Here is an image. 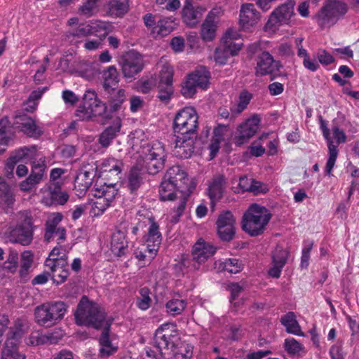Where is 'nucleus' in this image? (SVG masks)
I'll list each match as a JSON object with an SVG mask.
<instances>
[{
    "label": "nucleus",
    "instance_id": "obj_35",
    "mask_svg": "<svg viewBox=\"0 0 359 359\" xmlns=\"http://www.w3.org/2000/svg\"><path fill=\"white\" fill-rule=\"evenodd\" d=\"M226 183L223 175H218L214 178L208 189V194L212 201H217L222 197Z\"/></svg>",
    "mask_w": 359,
    "mask_h": 359
},
{
    "label": "nucleus",
    "instance_id": "obj_3",
    "mask_svg": "<svg viewBox=\"0 0 359 359\" xmlns=\"http://www.w3.org/2000/svg\"><path fill=\"white\" fill-rule=\"evenodd\" d=\"M77 325L93 326L96 329L100 328L105 322V313L95 303L91 302L83 296L80 300L74 313Z\"/></svg>",
    "mask_w": 359,
    "mask_h": 359
},
{
    "label": "nucleus",
    "instance_id": "obj_9",
    "mask_svg": "<svg viewBox=\"0 0 359 359\" xmlns=\"http://www.w3.org/2000/svg\"><path fill=\"white\" fill-rule=\"evenodd\" d=\"M280 68L282 65L280 62L275 60L269 52H263L257 56L255 72L257 76L269 74L271 80H273L283 76Z\"/></svg>",
    "mask_w": 359,
    "mask_h": 359
},
{
    "label": "nucleus",
    "instance_id": "obj_11",
    "mask_svg": "<svg viewBox=\"0 0 359 359\" xmlns=\"http://www.w3.org/2000/svg\"><path fill=\"white\" fill-rule=\"evenodd\" d=\"M294 6L295 1L294 0H287L273 11L267 24L271 27L289 24L291 18L295 15Z\"/></svg>",
    "mask_w": 359,
    "mask_h": 359
},
{
    "label": "nucleus",
    "instance_id": "obj_30",
    "mask_svg": "<svg viewBox=\"0 0 359 359\" xmlns=\"http://www.w3.org/2000/svg\"><path fill=\"white\" fill-rule=\"evenodd\" d=\"M50 311V302L36 306L34 309V316L36 323L41 326L46 327L55 325V318H53Z\"/></svg>",
    "mask_w": 359,
    "mask_h": 359
},
{
    "label": "nucleus",
    "instance_id": "obj_61",
    "mask_svg": "<svg viewBox=\"0 0 359 359\" xmlns=\"http://www.w3.org/2000/svg\"><path fill=\"white\" fill-rule=\"evenodd\" d=\"M197 87L188 77L182 86L181 93L185 97H192L196 93Z\"/></svg>",
    "mask_w": 359,
    "mask_h": 359
},
{
    "label": "nucleus",
    "instance_id": "obj_53",
    "mask_svg": "<svg viewBox=\"0 0 359 359\" xmlns=\"http://www.w3.org/2000/svg\"><path fill=\"white\" fill-rule=\"evenodd\" d=\"M173 73V69L169 64L165 63L163 65L159 72L158 83L172 85Z\"/></svg>",
    "mask_w": 359,
    "mask_h": 359
},
{
    "label": "nucleus",
    "instance_id": "obj_38",
    "mask_svg": "<svg viewBox=\"0 0 359 359\" xmlns=\"http://www.w3.org/2000/svg\"><path fill=\"white\" fill-rule=\"evenodd\" d=\"M323 136L328 142V148H329V158L327 160L326 167H325V172L327 175H330L334 165L336 159L338 156V150L337 147L333 144V141L331 140L330 130H325L323 133Z\"/></svg>",
    "mask_w": 359,
    "mask_h": 359
},
{
    "label": "nucleus",
    "instance_id": "obj_62",
    "mask_svg": "<svg viewBox=\"0 0 359 359\" xmlns=\"http://www.w3.org/2000/svg\"><path fill=\"white\" fill-rule=\"evenodd\" d=\"M284 347L290 354H296L302 349V346L294 339L285 340Z\"/></svg>",
    "mask_w": 359,
    "mask_h": 359
},
{
    "label": "nucleus",
    "instance_id": "obj_22",
    "mask_svg": "<svg viewBox=\"0 0 359 359\" xmlns=\"http://www.w3.org/2000/svg\"><path fill=\"white\" fill-rule=\"evenodd\" d=\"M205 10L201 6L194 7L191 4V0H186L182 11L183 22L190 27L196 26L202 18Z\"/></svg>",
    "mask_w": 359,
    "mask_h": 359
},
{
    "label": "nucleus",
    "instance_id": "obj_42",
    "mask_svg": "<svg viewBox=\"0 0 359 359\" xmlns=\"http://www.w3.org/2000/svg\"><path fill=\"white\" fill-rule=\"evenodd\" d=\"M188 77L197 88L205 90L209 85L210 73L205 69H197L190 74Z\"/></svg>",
    "mask_w": 359,
    "mask_h": 359
},
{
    "label": "nucleus",
    "instance_id": "obj_23",
    "mask_svg": "<svg viewBox=\"0 0 359 359\" xmlns=\"http://www.w3.org/2000/svg\"><path fill=\"white\" fill-rule=\"evenodd\" d=\"M219 11L217 9H212L207 15L205 20L201 26V35L205 41H212L216 34L217 31V18Z\"/></svg>",
    "mask_w": 359,
    "mask_h": 359
},
{
    "label": "nucleus",
    "instance_id": "obj_7",
    "mask_svg": "<svg viewBox=\"0 0 359 359\" xmlns=\"http://www.w3.org/2000/svg\"><path fill=\"white\" fill-rule=\"evenodd\" d=\"M6 237L13 243H20L26 246L31 243L33 239L32 219L25 217L23 223L10 226L6 233Z\"/></svg>",
    "mask_w": 359,
    "mask_h": 359
},
{
    "label": "nucleus",
    "instance_id": "obj_28",
    "mask_svg": "<svg viewBox=\"0 0 359 359\" xmlns=\"http://www.w3.org/2000/svg\"><path fill=\"white\" fill-rule=\"evenodd\" d=\"M126 227H119L111 236V250L118 257L125 255L128 248V241L126 240Z\"/></svg>",
    "mask_w": 359,
    "mask_h": 359
},
{
    "label": "nucleus",
    "instance_id": "obj_12",
    "mask_svg": "<svg viewBox=\"0 0 359 359\" xmlns=\"http://www.w3.org/2000/svg\"><path fill=\"white\" fill-rule=\"evenodd\" d=\"M176 325L172 323H165L158 327L154 334V344L159 349L161 353L163 350H168L170 346L174 347L171 337L177 335Z\"/></svg>",
    "mask_w": 359,
    "mask_h": 359
},
{
    "label": "nucleus",
    "instance_id": "obj_60",
    "mask_svg": "<svg viewBox=\"0 0 359 359\" xmlns=\"http://www.w3.org/2000/svg\"><path fill=\"white\" fill-rule=\"evenodd\" d=\"M252 94L246 90L241 92L239 95V101L237 105V112H242L248 105L252 99Z\"/></svg>",
    "mask_w": 359,
    "mask_h": 359
},
{
    "label": "nucleus",
    "instance_id": "obj_16",
    "mask_svg": "<svg viewBox=\"0 0 359 359\" xmlns=\"http://www.w3.org/2000/svg\"><path fill=\"white\" fill-rule=\"evenodd\" d=\"M261 15L252 4H244L241 6L239 15L240 29L249 30L260 20Z\"/></svg>",
    "mask_w": 359,
    "mask_h": 359
},
{
    "label": "nucleus",
    "instance_id": "obj_13",
    "mask_svg": "<svg viewBox=\"0 0 359 359\" xmlns=\"http://www.w3.org/2000/svg\"><path fill=\"white\" fill-rule=\"evenodd\" d=\"M62 219V215L59 213L52 214L46 220L45 224L44 241L49 243L54 237H57L58 244L66 239V229L64 227L58 226Z\"/></svg>",
    "mask_w": 359,
    "mask_h": 359
},
{
    "label": "nucleus",
    "instance_id": "obj_33",
    "mask_svg": "<svg viewBox=\"0 0 359 359\" xmlns=\"http://www.w3.org/2000/svg\"><path fill=\"white\" fill-rule=\"evenodd\" d=\"M107 14L114 18H122L129 11V0H110Z\"/></svg>",
    "mask_w": 359,
    "mask_h": 359
},
{
    "label": "nucleus",
    "instance_id": "obj_19",
    "mask_svg": "<svg viewBox=\"0 0 359 359\" xmlns=\"http://www.w3.org/2000/svg\"><path fill=\"white\" fill-rule=\"evenodd\" d=\"M54 260L55 259H46L45 266L50 271L53 282L59 285L64 283L69 276L67 262L64 259Z\"/></svg>",
    "mask_w": 359,
    "mask_h": 359
},
{
    "label": "nucleus",
    "instance_id": "obj_39",
    "mask_svg": "<svg viewBox=\"0 0 359 359\" xmlns=\"http://www.w3.org/2000/svg\"><path fill=\"white\" fill-rule=\"evenodd\" d=\"M281 323L286 327L288 333L295 335L304 336L301 327L296 320L295 314L293 312H288L280 319Z\"/></svg>",
    "mask_w": 359,
    "mask_h": 359
},
{
    "label": "nucleus",
    "instance_id": "obj_6",
    "mask_svg": "<svg viewBox=\"0 0 359 359\" xmlns=\"http://www.w3.org/2000/svg\"><path fill=\"white\" fill-rule=\"evenodd\" d=\"M348 11L347 5L338 0H329L318 14V23L321 27L334 25Z\"/></svg>",
    "mask_w": 359,
    "mask_h": 359
},
{
    "label": "nucleus",
    "instance_id": "obj_63",
    "mask_svg": "<svg viewBox=\"0 0 359 359\" xmlns=\"http://www.w3.org/2000/svg\"><path fill=\"white\" fill-rule=\"evenodd\" d=\"M1 186L3 200L8 205H12L14 203L15 198L11 187L5 182H3Z\"/></svg>",
    "mask_w": 359,
    "mask_h": 359
},
{
    "label": "nucleus",
    "instance_id": "obj_15",
    "mask_svg": "<svg viewBox=\"0 0 359 359\" xmlns=\"http://www.w3.org/2000/svg\"><path fill=\"white\" fill-rule=\"evenodd\" d=\"M83 100L87 107H89L92 117L102 116L104 118H111L108 113V109L105 103H103L98 97L94 90H88L86 91Z\"/></svg>",
    "mask_w": 359,
    "mask_h": 359
},
{
    "label": "nucleus",
    "instance_id": "obj_40",
    "mask_svg": "<svg viewBox=\"0 0 359 359\" xmlns=\"http://www.w3.org/2000/svg\"><path fill=\"white\" fill-rule=\"evenodd\" d=\"M109 324L106 323V325H104V330L102 331L100 339V344L101 346L100 353L102 357L109 356L116 351V348L111 345L109 340Z\"/></svg>",
    "mask_w": 359,
    "mask_h": 359
},
{
    "label": "nucleus",
    "instance_id": "obj_51",
    "mask_svg": "<svg viewBox=\"0 0 359 359\" xmlns=\"http://www.w3.org/2000/svg\"><path fill=\"white\" fill-rule=\"evenodd\" d=\"M97 0H86L79 8V14L87 18L93 15L97 11Z\"/></svg>",
    "mask_w": 359,
    "mask_h": 359
},
{
    "label": "nucleus",
    "instance_id": "obj_14",
    "mask_svg": "<svg viewBox=\"0 0 359 359\" xmlns=\"http://www.w3.org/2000/svg\"><path fill=\"white\" fill-rule=\"evenodd\" d=\"M97 167L92 163H83L74 180V188L81 192L87 191L95 176Z\"/></svg>",
    "mask_w": 359,
    "mask_h": 359
},
{
    "label": "nucleus",
    "instance_id": "obj_64",
    "mask_svg": "<svg viewBox=\"0 0 359 359\" xmlns=\"http://www.w3.org/2000/svg\"><path fill=\"white\" fill-rule=\"evenodd\" d=\"M47 259H55L54 261H57L60 259H64L67 261V250L66 248L58 244L57 246L55 247L49 254V257Z\"/></svg>",
    "mask_w": 359,
    "mask_h": 359
},
{
    "label": "nucleus",
    "instance_id": "obj_17",
    "mask_svg": "<svg viewBox=\"0 0 359 359\" xmlns=\"http://www.w3.org/2000/svg\"><path fill=\"white\" fill-rule=\"evenodd\" d=\"M216 252V248L211 244L205 242L200 238L194 244L191 251L194 267L198 269L199 265L204 263L208 258L212 257Z\"/></svg>",
    "mask_w": 359,
    "mask_h": 359
},
{
    "label": "nucleus",
    "instance_id": "obj_10",
    "mask_svg": "<svg viewBox=\"0 0 359 359\" xmlns=\"http://www.w3.org/2000/svg\"><path fill=\"white\" fill-rule=\"evenodd\" d=\"M121 65L123 76L131 79L143 69L144 62L142 55L136 51H129L122 57Z\"/></svg>",
    "mask_w": 359,
    "mask_h": 359
},
{
    "label": "nucleus",
    "instance_id": "obj_47",
    "mask_svg": "<svg viewBox=\"0 0 359 359\" xmlns=\"http://www.w3.org/2000/svg\"><path fill=\"white\" fill-rule=\"evenodd\" d=\"M157 97L164 104H168L174 93L173 86L170 84H157Z\"/></svg>",
    "mask_w": 359,
    "mask_h": 359
},
{
    "label": "nucleus",
    "instance_id": "obj_55",
    "mask_svg": "<svg viewBox=\"0 0 359 359\" xmlns=\"http://www.w3.org/2000/svg\"><path fill=\"white\" fill-rule=\"evenodd\" d=\"M33 263V255L30 251H25L21 255V267L20 273L22 276L27 274Z\"/></svg>",
    "mask_w": 359,
    "mask_h": 359
},
{
    "label": "nucleus",
    "instance_id": "obj_50",
    "mask_svg": "<svg viewBox=\"0 0 359 359\" xmlns=\"http://www.w3.org/2000/svg\"><path fill=\"white\" fill-rule=\"evenodd\" d=\"M18 267V254L15 250H10L7 259L2 266V269L7 272L13 273Z\"/></svg>",
    "mask_w": 359,
    "mask_h": 359
},
{
    "label": "nucleus",
    "instance_id": "obj_58",
    "mask_svg": "<svg viewBox=\"0 0 359 359\" xmlns=\"http://www.w3.org/2000/svg\"><path fill=\"white\" fill-rule=\"evenodd\" d=\"M243 268L242 263L237 259H229L224 263V269L231 273H237Z\"/></svg>",
    "mask_w": 359,
    "mask_h": 359
},
{
    "label": "nucleus",
    "instance_id": "obj_46",
    "mask_svg": "<svg viewBox=\"0 0 359 359\" xmlns=\"http://www.w3.org/2000/svg\"><path fill=\"white\" fill-rule=\"evenodd\" d=\"M237 53V48L233 49L232 50H229L226 49L222 45H219V47H217L215 50L214 60L216 63L219 65H224L230 56L236 55Z\"/></svg>",
    "mask_w": 359,
    "mask_h": 359
},
{
    "label": "nucleus",
    "instance_id": "obj_8",
    "mask_svg": "<svg viewBox=\"0 0 359 359\" xmlns=\"http://www.w3.org/2000/svg\"><path fill=\"white\" fill-rule=\"evenodd\" d=\"M217 233L224 242H230L236 234V218L231 212L224 210L218 215L216 221Z\"/></svg>",
    "mask_w": 359,
    "mask_h": 359
},
{
    "label": "nucleus",
    "instance_id": "obj_32",
    "mask_svg": "<svg viewBox=\"0 0 359 359\" xmlns=\"http://www.w3.org/2000/svg\"><path fill=\"white\" fill-rule=\"evenodd\" d=\"M220 45L229 50L237 48L238 53L243 45L241 41V35L236 29L230 28L222 36Z\"/></svg>",
    "mask_w": 359,
    "mask_h": 359
},
{
    "label": "nucleus",
    "instance_id": "obj_54",
    "mask_svg": "<svg viewBox=\"0 0 359 359\" xmlns=\"http://www.w3.org/2000/svg\"><path fill=\"white\" fill-rule=\"evenodd\" d=\"M185 306V302L180 299L170 300L165 305L167 312L172 316L181 313L184 310Z\"/></svg>",
    "mask_w": 359,
    "mask_h": 359
},
{
    "label": "nucleus",
    "instance_id": "obj_41",
    "mask_svg": "<svg viewBox=\"0 0 359 359\" xmlns=\"http://www.w3.org/2000/svg\"><path fill=\"white\" fill-rule=\"evenodd\" d=\"M78 73L81 76L92 80L100 74V69L97 63L82 61L79 65Z\"/></svg>",
    "mask_w": 359,
    "mask_h": 359
},
{
    "label": "nucleus",
    "instance_id": "obj_43",
    "mask_svg": "<svg viewBox=\"0 0 359 359\" xmlns=\"http://www.w3.org/2000/svg\"><path fill=\"white\" fill-rule=\"evenodd\" d=\"M117 194V190L114 185H95L94 196L97 198L104 199L109 203L112 201Z\"/></svg>",
    "mask_w": 359,
    "mask_h": 359
},
{
    "label": "nucleus",
    "instance_id": "obj_20",
    "mask_svg": "<svg viewBox=\"0 0 359 359\" xmlns=\"http://www.w3.org/2000/svg\"><path fill=\"white\" fill-rule=\"evenodd\" d=\"M260 118L257 115H254L241 124L238 129V135L236 137V143L241 145L248 141L257 132Z\"/></svg>",
    "mask_w": 359,
    "mask_h": 359
},
{
    "label": "nucleus",
    "instance_id": "obj_24",
    "mask_svg": "<svg viewBox=\"0 0 359 359\" xmlns=\"http://www.w3.org/2000/svg\"><path fill=\"white\" fill-rule=\"evenodd\" d=\"M195 135H181L175 140L176 153L182 158H187L191 156L194 151Z\"/></svg>",
    "mask_w": 359,
    "mask_h": 359
},
{
    "label": "nucleus",
    "instance_id": "obj_36",
    "mask_svg": "<svg viewBox=\"0 0 359 359\" xmlns=\"http://www.w3.org/2000/svg\"><path fill=\"white\" fill-rule=\"evenodd\" d=\"M121 127V121L117 118L113 126L107 127L101 134L99 139V142L104 147H108L111 140L116 136L117 133L120 131Z\"/></svg>",
    "mask_w": 359,
    "mask_h": 359
},
{
    "label": "nucleus",
    "instance_id": "obj_18",
    "mask_svg": "<svg viewBox=\"0 0 359 359\" xmlns=\"http://www.w3.org/2000/svg\"><path fill=\"white\" fill-rule=\"evenodd\" d=\"M46 168L44 161L40 160L36 163L34 162L30 175L19 184L20 190L29 191L38 184L43 179Z\"/></svg>",
    "mask_w": 359,
    "mask_h": 359
},
{
    "label": "nucleus",
    "instance_id": "obj_4",
    "mask_svg": "<svg viewBox=\"0 0 359 359\" xmlns=\"http://www.w3.org/2000/svg\"><path fill=\"white\" fill-rule=\"evenodd\" d=\"M140 157L150 175L157 174L165 166V152L164 147L159 142L144 147Z\"/></svg>",
    "mask_w": 359,
    "mask_h": 359
},
{
    "label": "nucleus",
    "instance_id": "obj_1",
    "mask_svg": "<svg viewBox=\"0 0 359 359\" xmlns=\"http://www.w3.org/2000/svg\"><path fill=\"white\" fill-rule=\"evenodd\" d=\"M164 177L173 183L177 188V191L180 194V204L177 207L176 214L170 220L172 223L175 224L178 222L179 218L183 214L187 199L195 188V186L191 184L187 173L180 166L170 168L166 172Z\"/></svg>",
    "mask_w": 359,
    "mask_h": 359
},
{
    "label": "nucleus",
    "instance_id": "obj_49",
    "mask_svg": "<svg viewBox=\"0 0 359 359\" xmlns=\"http://www.w3.org/2000/svg\"><path fill=\"white\" fill-rule=\"evenodd\" d=\"M51 313L57 324L60 321L67 312V306L63 302H50Z\"/></svg>",
    "mask_w": 359,
    "mask_h": 359
},
{
    "label": "nucleus",
    "instance_id": "obj_2",
    "mask_svg": "<svg viewBox=\"0 0 359 359\" xmlns=\"http://www.w3.org/2000/svg\"><path fill=\"white\" fill-rule=\"evenodd\" d=\"M271 216L270 211L265 207L252 204L243 216L242 229L251 236L261 235L264 233Z\"/></svg>",
    "mask_w": 359,
    "mask_h": 359
},
{
    "label": "nucleus",
    "instance_id": "obj_48",
    "mask_svg": "<svg viewBox=\"0 0 359 359\" xmlns=\"http://www.w3.org/2000/svg\"><path fill=\"white\" fill-rule=\"evenodd\" d=\"M125 90L123 89L118 90V92L115 95H114L109 100V108L108 109V112L109 111L112 113L118 111L121 108L123 102L125 101Z\"/></svg>",
    "mask_w": 359,
    "mask_h": 359
},
{
    "label": "nucleus",
    "instance_id": "obj_34",
    "mask_svg": "<svg viewBox=\"0 0 359 359\" xmlns=\"http://www.w3.org/2000/svg\"><path fill=\"white\" fill-rule=\"evenodd\" d=\"M1 359H25V355L18 350L15 339H7L1 351Z\"/></svg>",
    "mask_w": 359,
    "mask_h": 359
},
{
    "label": "nucleus",
    "instance_id": "obj_26",
    "mask_svg": "<svg viewBox=\"0 0 359 359\" xmlns=\"http://www.w3.org/2000/svg\"><path fill=\"white\" fill-rule=\"evenodd\" d=\"M13 118V125L18 126L20 130L28 136L32 137L39 133L35 120L30 116L21 112H17Z\"/></svg>",
    "mask_w": 359,
    "mask_h": 359
},
{
    "label": "nucleus",
    "instance_id": "obj_57",
    "mask_svg": "<svg viewBox=\"0 0 359 359\" xmlns=\"http://www.w3.org/2000/svg\"><path fill=\"white\" fill-rule=\"evenodd\" d=\"M149 294L150 290L147 287H143L140 290V297L138 298V306L142 310H146L150 306L151 299Z\"/></svg>",
    "mask_w": 359,
    "mask_h": 359
},
{
    "label": "nucleus",
    "instance_id": "obj_27",
    "mask_svg": "<svg viewBox=\"0 0 359 359\" xmlns=\"http://www.w3.org/2000/svg\"><path fill=\"white\" fill-rule=\"evenodd\" d=\"M105 27L100 26L99 24L90 25L86 23H81L76 28L70 29L65 33L66 39L70 41L74 39L87 37L91 34L97 32L99 29Z\"/></svg>",
    "mask_w": 359,
    "mask_h": 359
},
{
    "label": "nucleus",
    "instance_id": "obj_25",
    "mask_svg": "<svg viewBox=\"0 0 359 359\" xmlns=\"http://www.w3.org/2000/svg\"><path fill=\"white\" fill-rule=\"evenodd\" d=\"M13 126L8 116H4L0 119V155L6 151V147L15 135Z\"/></svg>",
    "mask_w": 359,
    "mask_h": 359
},
{
    "label": "nucleus",
    "instance_id": "obj_56",
    "mask_svg": "<svg viewBox=\"0 0 359 359\" xmlns=\"http://www.w3.org/2000/svg\"><path fill=\"white\" fill-rule=\"evenodd\" d=\"M128 184L131 191L137 190L142 184L140 172L137 168H133L128 176Z\"/></svg>",
    "mask_w": 359,
    "mask_h": 359
},
{
    "label": "nucleus",
    "instance_id": "obj_29",
    "mask_svg": "<svg viewBox=\"0 0 359 359\" xmlns=\"http://www.w3.org/2000/svg\"><path fill=\"white\" fill-rule=\"evenodd\" d=\"M149 220L151 222V226L148 231L146 242L147 251L151 257H153V256L156 255L161 243V234L159 231L158 225L153 219H150Z\"/></svg>",
    "mask_w": 359,
    "mask_h": 359
},
{
    "label": "nucleus",
    "instance_id": "obj_31",
    "mask_svg": "<svg viewBox=\"0 0 359 359\" xmlns=\"http://www.w3.org/2000/svg\"><path fill=\"white\" fill-rule=\"evenodd\" d=\"M103 88L108 93H111L117 87L119 82L118 73L114 66H109L102 72Z\"/></svg>",
    "mask_w": 359,
    "mask_h": 359
},
{
    "label": "nucleus",
    "instance_id": "obj_37",
    "mask_svg": "<svg viewBox=\"0 0 359 359\" xmlns=\"http://www.w3.org/2000/svg\"><path fill=\"white\" fill-rule=\"evenodd\" d=\"M180 194L177 188L170 181L163 177L159 187V194L161 201H173L175 198H178Z\"/></svg>",
    "mask_w": 359,
    "mask_h": 359
},
{
    "label": "nucleus",
    "instance_id": "obj_45",
    "mask_svg": "<svg viewBox=\"0 0 359 359\" xmlns=\"http://www.w3.org/2000/svg\"><path fill=\"white\" fill-rule=\"evenodd\" d=\"M48 189L53 203L58 205H64L67 201L69 198L68 194L61 191L57 182L50 185Z\"/></svg>",
    "mask_w": 359,
    "mask_h": 359
},
{
    "label": "nucleus",
    "instance_id": "obj_44",
    "mask_svg": "<svg viewBox=\"0 0 359 359\" xmlns=\"http://www.w3.org/2000/svg\"><path fill=\"white\" fill-rule=\"evenodd\" d=\"M35 147H23L17 150L13 155H12L8 160L6 165L7 166L13 170L15 165L22 159L29 156L30 153H34Z\"/></svg>",
    "mask_w": 359,
    "mask_h": 359
},
{
    "label": "nucleus",
    "instance_id": "obj_21",
    "mask_svg": "<svg viewBox=\"0 0 359 359\" xmlns=\"http://www.w3.org/2000/svg\"><path fill=\"white\" fill-rule=\"evenodd\" d=\"M289 251L280 245H277L272 252L273 266L269 269V274L273 278H278L283 266L287 262Z\"/></svg>",
    "mask_w": 359,
    "mask_h": 359
},
{
    "label": "nucleus",
    "instance_id": "obj_5",
    "mask_svg": "<svg viewBox=\"0 0 359 359\" xmlns=\"http://www.w3.org/2000/svg\"><path fill=\"white\" fill-rule=\"evenodd\" d=\"M173 124L175 132L195 135L198 128V115L193 107H184L175 115Z\"/></svg>",
    "mask_w": 359,
    "mask_h": 359
},
{
    "label": "nucleus",
    "instance_id": "obj_59",
    "mask_svg": "<svg viewBox=\"0 0 359 359\" xmlns=\"http://www.w3.org/2000/svg\"><path fill=\"white\" fill-rule=\"evenodd\" d=\"M75 114L79 119L83 121H88L93 118L89 107H87V104L85 103V100L83 99L81 103L78 107Z\"/></svg>",
    "mask_w": 359,
    "mask_h": 359
},
{
    "label": "nucleus",
    "instance_id": "obj_52",
    "mask_svg": "<svg viewBox=\"0 0 359 359\" xmlns=\"http://www.w3.org/2000/svg\"><path fill=\"white\" fill-rule=\"evenodd\" d=\"M173 29L172 22L168 20H160L153 29V32L160 36L169 34Z\"/></svg>",
    "mask_w": 359,
    "mask_h": 359
}]
</instances>
